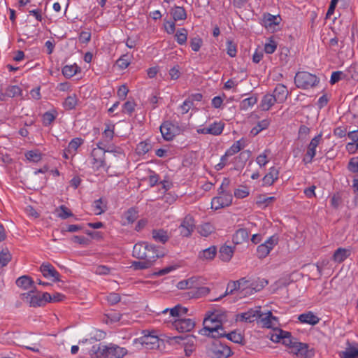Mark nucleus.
Listing matches in <instances>:
<instances>
[{"label": "nucleus", "instance_id": "nucleus-1", "mask_svg": "<svg viewBox=\"0 0 358 358\" xmlns=\"http://www.w3.org/2000/svg\"><path fill=\"white\" fill-rule=\"evenodd\" d=\"M320 79L307 71L298 72L294 77V83L298 88L308 90L317 85Z\"/></svg>", "mask_w": 358, "mask_h": 358}, {"label": "nucleus", "instance_id": "nucleus-2", "mask_svg": "<svg viewBox=\"0 0 358 358\" xmlns=\"http://www.w3.org/2000/svg\"><path fill=\"white\" fill-rule=\"evenodd\" d=\"M20 299L31 307L43 306L47 303V299L44 296V293L38 292L36 289L21 294Z\"/></svg>", "mask_w": 358, "mask_h": 358}, {"label": "nucleus", "instance_id": "nucleus-3", "mask_svg": "<svg viewBox=\"0 0 358 358\" xmlns=\"http://www.w3.org/2000/svg\"><path fill=\"white\" fill-rule=\"evenodd\" d=\"M208 352L211 358H227L233 354L230 347L219 340H214L212 342Z\"/></svg>", "mask_w": 358, "mask_h": 358}, {"label": "nucleus", "instance_id": "nucleus-4", "mask_svg": "<svg viewBox=\"0 0 358 358\" xmlns=\"http://www.w3.org/2000/svg\"><path fill=\"white\" fill-rule=\"evenodd\" d=\"M250 285L251 280L246 279V278H242L236 281H230L227 285L225 293L213 301H219L227 295L232 294L235 291L239 292L248 287H250Z\"/></svg>", "mask_w": 358, "mask_h": 358}, {"label": "nucleus", "instance_id": "nucleus-5", "mask_svg": "<svg viewBox=\"0 0 358 358\" xmlns=\"http://www.w3.org/2000/svg\"><path fill=\"white\" fill-rule=\"evenodd\" d=\"M160 132L165 141H171L179 134L180 129L170 121H164L159 127Z\"/></svg>", "mask_w": 358, "mask_h": 358}, {"label": "nucleus", "instance_id": "nucleus-6", "mask_svg": "<svg viewBox=\"0 0 358 358\" xmlns=\"http://www.w3.org/2000/svg\"><path fill=\"white\" fill-rule=\"evenodd\" d=\"M171 339L174 340L177 343H182L184 345V350L187 357H189L195 350L194 341L196 337L193 335L173 336Z\"/></svg>", "mask_w": 358, "mask_h": 358}, {"label": "nucleus", "instance_id": "nucleus-7", "mask_svg": "<svg viewBox=\"0 0 358 358\" xmlns=\"http://www.w3.org/2000/svg\"><path fill=\"white\" fill-rule=\"evenodd\" d=\"M322 133L319 134L318 135L315 136L310 142L307 147V151L303 159V162L305 164H309L311 163L313 161V159L316 155V148L320 144V141H322Z\"/></svg>", "mask_w": 358, "mask_h": 358}, {"label": "nucleus", "instance_id": "nucleus-8", "mask_svg": "<svg viewBox=\"0 0 358 358\" xmlns=\"http://www.w3.org/2000/svg\"><path fill=\"white\" fill-rule=\"evenodd\" d=\"M195 229V222L193 217L187 215L179 226L180 234L183 237H189Z\"/></svg>", "mask_w": 358, "mask_h": 358}, {"label": "nucleus", "instance_id": "nucleus-9", "mask_svg": "<svg viewBox=\"0 0 358 358\" xmlns=\"http://www.w3.org/2000/svg\"><path fill=\"white\" fill-rule=\"evenodd\" d=\"M277 243L278 238L271 236L266 241L259 245L257 250L258 257L260 259L266 257Z\"/></svg>", "mask_w": 358, "mask_h": 358}, {"label": "nucleus", "instance_id": "nucleus-10", "mask_svg": "<svg viewBox=\"0 0 358 358\" xmlns=\"http://www.w3.org/2000/svg\"><path fill=\"white\" fill-rule=\"evenodd\" d=\"M261 316H262V315L260 310V307H257L256 309L251 308L247 312L237 314L236 316V320L251 323Z\"/></svg>", "mask_w": 358, "mask_h": 358}, {"label": "nucleus", "instance_id": "nucleus-11", "mask_svg": "<svg viewBox=\"0 0 358 358\" xmlns=\"http://www.w3.org/2000/svg\"><path fill=\"white\" fill-rule=\"evenodd\" d=\"M172 325L179 332H189L195 327V322L189 318L176 320Z\"/></svg>", "mask_w": 358, "mask_h": 358}, {"label": "nucleus", "instance_id": "nucleus-12", "mask_svg": "<svg viewBox=\"0 0 358 358\" xmlns=\"http://www.w3.org/2000/svg\"><path fill=\"white\" fill-rule=\"evenodd\" d=\"M40 271L42 273L43 277L46 278H53L52 280L54 282L61 281L59 273L48 262H44L41 265Z\"/></svg>", "mask_w": 358, "mask_h": 358}, {"label": "nucleus", "instance_id": "nucleus-13", "mask_svg": "<svg viewBox=\"0 0 358 358\" xmlns=\"http://www.w3.org/2000/svg\"><path fill=\"white\" fill-rule=\"evenodd\" d=\"M220 196L214 197L212 200V204L215 205V208L218 209L229 206L232 202V195L231 193L225 191L220 192Z\"/></svg>", "mask_w": 358, "mask_h": 358}, {"label": "nucleus", "instance_id": "nucleus-14", "mask_svg": "<svg viewBox=\"0 0 358 358\" xmlns=\"http://www.w3.org/2000/svg\"><path fill=\"white\" fill-rule=\"evenodd\" d=\"M104 350H106L105 357L106 358H121L127 352L124 348L113 344H110L109 346L106 345Z\"/></svg>", "mask_w": 358, "mask_h": 358}, {"label": "nucleus", "instance_id": "nucleus-15", "mask_svg": "<svg viewBox=\"0 0 358 358\" xmlns=\"http://www.w3.org/2000/svg\"><path fill=\"white\" fill-rule=\"evenodd\" d=\"M148 248L149 244L147 242L137 243L134 246L132 256L141 260H146Z\"/></svg>", "mask_w": 358, "mask_h": 358}, {"label": "nucleus", "instance_id": "nucleus-16", "mask_svg": "<svg viewBox=\"0 0 358 358\" xmlns=\"http://www.w3.org/2000/svg\"><path fill=\"white\" fill-rule=\"evenodd\" d=\"M224 127V124L222 123V122H215L213 124H211L208 127L199 129L197 130V132L199 134H212L214 136H217L222 134Z\"/></svg>", "mask_w": 358, "mask_h": 358}, {"label": "nucleus", "instance_id": "nucleus-17", "mask_svg": "<svg viewBox=\"0 0 358 358\" xmlns=\"http://www.w3.org/2000/svg\"><path fill=\"white\" fill-rule=\"evenodd\" d=\"M105 148H94L92 150L91 156L92 157L93 164L96 165L97 169L105 166Z\"/></svg>", "mask_w": 358, "mask_h": 358}, {"label": "nucleus", "instance_id": "nucleus-18", "mask_svg": "<svg viewBox=\"0 0 358 358\" xmlns=\"http://www.w3.org/2000/svg\"><path fill=\"white\" fill-rule=\"evenodd\" d=\"M22 94V90L17 85H9L0 92V100L6 101L7 98H13Z\"/></svg>", "mask_w": 358, "mask_h": 358}, {"label": "nucleus", "instance_id": "nucleus-19", "mask_svg": "<svg viewBox=\"0 0 358 358\" xmlns=\"http://www.w3.org/2000/svg\"><path fill=\"white\" fill-rule=\"evenodd\" d=\"M289 94V92L285 85L282 84H278L273 92V95L275 96L278 103H283Z\"/></svg>", "mask_w": 358, "mask_h": 358}, {"label": "nucleus", "instance_id": "nucleus-20", "mask_svg": "<svg viewBox=\"0 0 358 358\" xmlns=\"http://www.w3.org/2000/svg\"><path fill=\"white\" fill-rule=\"evenodd\" d=\"M147 259L146 260L150 261V264L152 265L153 263L160 257L164 256V252L163 251L159 250V247H157L154 245L149 244V248L147 252Z\"/></svg>", "mask_w": 358, "mask_h": 358}, {"label": "nucleus", "instance_id": "nucleus-21", "mask_svg": "<svg viewBox=\"0 0 358 358\" xmlns=\"http://www.w3.org/2000/svg\"><path fill=\"white\" fill-rule=\"evenodd\" d=\"M34 282L30 276L22 275L16 280V285L24 289H36Z\"/></svg>", "mask_w": 358, "mask_h": 358}, {"label": "nucleus", "instance_id": "nucleus-22", "mask_svg": "<svg viewBox=\"0 0 358 358\" xmlns=\"http://www.w3.org/2000/svg\"><path fill=\"white\" fill-rule=\"evenodd\" d=\"M279 171L273 166L269 169V172L263 178V185H272L273 182L278 180Z\"/></svg>", "mask_w": 358, "mask_h": 358}, {"label": "nucleus", "instance_id": "nucleus-23", "mask_svg": "<svg viewBox=\"0 0 358 358\" xmlns=\"http://www.w3.org/2000/svg\"><path fill=\"white\" fill-rule=\"evenodd\" d=\"M263 20L265 27L268 29H271L272 27L280 24L281 17L280 15H273L270 13H264Z\"/></svg>", "mask_w": 358, "mask_h": 358}, {"label": "nucleus", "instance_id": "nucleus-24", "mask_svg": "<svg viewBox=\"0 0 358 358\" xmlns=\"http://www.w3.org/2000/svg\"><path fill=\"white\" fill-rule=\"evenodd\" d=\"M282 343L289 348L290 352L296 355L298 352H296L297 348H300L298 345L299 344H304L303 343L298 342L296 338H293L292 336L290 337H286L285 336H282Z\"/></svg>", "mask_w": 358, "mask_h": 358}, {"label": "nucleus", "instance_id": "nucleus-25", "mask_svg": "<svg viewBox=\"0 0 358 358\" xmlns=\"http://www.w3.org/2000/svg\"><path fill=\"white\" fill-rule=\"evenodd\" d=\"M350 255L351 250L350 249L339 248L334 252L332 258L334 262L341 263L349 257Z\"/></svg>", "mask_w": 358, "mask_h": 358}, {"label": "nucleus", "instance_id": "nucleus-26", "mask_svg": "<svg viewBox=\"0 0 358 358\" xmlns=\"http://www.w3.org/2000/svg\"><path fill=\"white\" fill-rule=\"evenodd\" d=\"M278 103V101L273 95V94H267L264 95L261 101L260 107L264 111L268 110L275 103Z\"/></svg>", "mask_w": 358, "mask_h": 358}, {"label": "nucleus", "instance_id": "nucleus-27", "mask_svg": "<svg viewBox=\"0 0 358 358\" xmlns=\"http://www.w3.org/2000/svg\"><path fill=\"white\" fill-rule=\"evenodd\" d=\"M249 238V232L246 229H238L233 236V243L236 245L241 244Z\"/></svg>", "mask_w": 358, "mask_h": 358}, {"label": "nucleus", "instance_id": "nucleus-28", "mask_svg": "<svg viewBox=\"0 0 358 358\" xmlns=\"http://www.w3.org/2000/svg\"><path fill=\"white\" fill-rule=\"evenodd\" d=\"M298 319L302 323H306L311 325H315L320 321V318L310 311L301 314Z\"/></svg>", "mask_w": 358, "mask_h": 358}, {"label": "nucleus", "instance_id": "nucleus-29", "mask_svg": "<svg viewBox=\"0 0 358 358\" xmlns=\"http://www.w3.org/2000/svg\"><path fill=\"white\" fill-rule=\"evenodd\" d=\"M262 316L259 317L262 326L266 328H273L275 324L273 321H277V318L272 315L271 311H268L266 314L262 313Z\"/></svg>", "mask_w": 358, "mask_h": 358}, {"label": "nucleus", "instance_id": "nucleus-30", "mask_svg": "<svg viewBox=\"0 0 358 358\" xmlns=\"http://www.w3.org/2000/svg\"><path fill=\"white\" fill-rule=\"evenodd\" d=\"M301 348H297L296 350L298 352L296 356H303V358H313L315 357V350H308V344H299L298 345Z\"/></svg>", "mask_w": 358, "mask_h": 358}, {"label": "nucleus", "instance_id": "nucleus-31", "mask_svg": "<svg viewBox=\"0 0 358 358\" xmlns=\"http://www.w3.org/2000/svg\"><path fill=\"white\" fill-rule=\"evenodd\" d=\"M170 13L174 21L184 20L187 17L186 11L182 6H174L171 9Z\"/></svg>", "mask_w": 358, "mask_h": 358}, {"label": "nucleus", "instance_id": "nucleus-32", "mask_svg": "<svg viewBox=\"0 0 358 358\" xmlns=\"http://www.w3.org/2000/svg\"><path fill=\"white\" fill-rule=\"evenodd\" d=\"M105 348L106 345H94L90 350V355L92 358H106L105 357Z\"/></svg>", "mask_w": 358, "mask_h": 358}, {"label": "nucleus", "instance_id": "nucleus-33", "mask_svg": "<svg viewBox=\"0 0 358 358\" xmlns=\"http://www.w3.org/2000/svg\"><path fill=\"white\" fill-rule=\"evenodd\" d=\"M152 238L157 242L165 243L169 239V236L166 231L163 229H154L152 232Z\"/></svg>", "mask_w": 358, "mask_h": 358}, {"label": "nucleus", "instance_id": "nucleus-34", "mask_svg": "<svg viewBox=\"0 0 358 358\" xmlns=\"http://www.w3.org/2000/svg\"><path fill=\"white\" fill-rule=\"evenodd\" d=\"M234 254V250L231 247L223 245L220 249V258L224 262H229Z\"/></svg>", "mask_w": 358, "mask_h": 358}, {"label": "nucleus", "instance_id": "nucleus-35", "mask_svg": "<svg viewBox=\"0 0 358 358\" xmlns=\"http://www.w3.org/2000/svg\"><path fill=\"white\" fill-rule=\"evenodd\" d=\"M78 99L75 94L69 95L63 102V106L66 110H72L76 108L78 104Z\"/></svg>", "mask_w": 358, "mask_h": 358}, {"label": "nucleus", "instance_id": "nucleus-36", "mask_svg": "<svg viewBox=\"0 0 358 358\" xmlns=\"http://www.w3.org/2000/svg\"><path fill=\"white\" fill-rule=\"evenodd\" d=\"M217 254V248L215 246H211L207 249L203 250L199 253V258L206 260H212L214 259Z\"/></svg>", "mask_w": 358, "mask_h": 358}, {"label": "nucleus", "instance_id": "nucleus-37", "mask_svg": "<svg viewBox=\"0 0 358 358\" xmlns=\"http://www.w3.org/2000/svg\"><path fill=\"white\" fill-rule=\"evenodd\" d=\"M138 217V211L134 207L129 208L124 213V218L127 220L128 224L134 222Z\"/></svg>", "mask_w": 358, "mask_h": 358}, {"label": "nucleus", "instance_id": "nucleus-38", "mask_svg": "<svg viewBox=\"0 0 358 358\" xmlns=\"http://www.w3.org/2000/svg\"><path fill=\"white\" fill-rule=\"evenodd\" d=\"M80 71V67H78L76 64L73 65H66L62 69V74L66 78H71L74 75H76L78 72Z\"/></svg>", "mask_w": 358, "mask_h": 358}, {"label": "nucleus", "instance_id": "nucleus-39", "mask_svg": "<svg viewBox=\"0 0 358 358\" xmlns=\"http://www.w3.org/2000/svg\"><path fill=\"white\" fill-rule=\"evenodd\" d=\"M270 124V121L268 119L263 120L257 123L251 131L250 134L253 136L257 135L261 131L266 129Z\"/></svg>", "mask_w": 358, "mask_h": 358}, {"label": "nucleus", "instance_id": "nucleus-40", "mask_svg": "<svg viewBox=\"0 0 358 358\" xmlns=\"http://www.w3.org/2000/svg\"><path fill=\"white\" fill-rule=\"evenodd\" d=\"M257 102V96L256 95L251 96L243 99L240 103V109L246 110L249 108L253 106Z\"/></svg>", "mask_w": 358, "mask_h": 358}, {"label": "nucleus", "instance_id": "nucleus-41", "mask_svg": "<svg viewBox=\"0 0 358 358\" xmlns=\"http://www.w3.org/2000/svg\"><path fill=\"white\" fill-rule=\"evenodd\" d=\"M55 211L58 213L57 216L62 220H66L73 216L72 212L64 205H62L57 208Z\"/></svg>", "mask_w": 358, "mask_h": 358}, {"label": "nucleus", "instance_id": "nucleus-42", "mask_svg": "<svg viewBox=\"0 0 358 358\" xmlns=\"http://www.w3.org/2000/svg\"><path fill=\"white\" fill-rule=\"evenodd\" d=\"M12 259V255L9 250L6 248L0 252V267L6 266Z\"/></svg>", "mask_w": 358, "mask_h": 358}, {"label": "nucleus", "instance_id": "nucleus-43", "mask_svg": "<svg viewBox=\"0 0 358 358\" xmlns=\"http://www.w3.org/2000/svg\"><path fill=\"white\" fill-rule=\"evenodd\" d=\"M227 338L235 343L242 345H245L243 336L240 333H237L236 331L228 333Z\"/></svg>", "mask_w": 358, "mask_h": 358}, {"label": "nucleus", "instance_id": "nucleus-44", "mask_svg": "<svg viewBox=\"0 0 358 358\" xmlns=\"http://www.w3.org/2000/svg\"><path fill=\"white\" fill-rule=\"evenodd\" d=\"M342 358H358V345L352 346L349 345L345 350L343 352Z\"/></svg>", "mask_w": 358, "mask_h": 358}, {"label": "nucleus", "instance_id": "nucleus-45", "mask_svg": "<svg viewBox=\"0 0 358 358\" xmlns=\"http://www.w3.org/2000/svg\"><path fill=\"white\" fill-rule=\"evenodd\" d=\"M83 143V139L80 138H73L68 145L66 148V151L68 153L73 154L75 153L78 148V147Z\"/></svg>", "mask_w": 358, "mask_h": 358}, {"label": "nucleus", "instance_id": "nucleus-46", "mask_svg": "<svg viewBox=\"0 0 358 358\" xmlns=\"http://www.w3.org/2000/svg\"><path fill=\"white\" fill-rule=\"evenodd\" d=\"M152 266V265L150 264V261L143 260L132 262L131 267L133 268L134 270L138 271L149 268Z\"/></svg>", "mask_w": 358, "mask_h": 358}, {"label": "nucleus", "instance_id": "nucleus-47", "mask_svg": "<svg viewBox=\"0 0 358 358\" xmlns=\"http://www.w3.org/2000/svg\"><path fill=\"white\" fill-rule=\"evenodd\" d=\"M196 282V278L192 277L187 280L180 281L177 285V287L180 289H191L194 287Z\"/></svg>", "mask_w": 358, "mask_h": 358}, {"label": "nucleus", "instance_id": "nucleus-48", "mask_svg": "<svg viewBox=\"0 0 358 358\" xmlns=\"http://www.w3.org/2000/svg\"><path fill=\"white\" fill-rule=\"evenodd\" d=\"M268 283V280L265 279H258L257 280H251L250 286L255 293L262 290Z\"/></svg>", "mask_w": 358, "mask_h": 358}, {"label": "nucleus", "instance_id": "nucleus-49", "mask_svg": "<svg viewBox=\"0 0 358 358\" xmlns=\"http://www.w3.org/2000/svg\"><path fill=\"white\" fill-rule=\"evenodd\" d=\"M159 339L157 336L148 335V336H144L143 343L146 345H148V344L151 345V348H159Z\"/></svg>", "mask_w": 358, "mask_h": 358}, {"label": "nucleus", "instance_id": "nucleus-50", "mask_svg": "<svg viewBox=\"0 0 358 358\" xmlns=\"http://www.w3.org/2000/svg\"><path fill=\"white\" fill-rule=\"evenodd\" d=\"M215 230L214 227L209 222L204 223L199 228V233L203 236H208Z\"/></svg>", "mask_w": 358, "mask_h": 358}, {"label": "nucleus", "instance_id": "nucleus-51", "mask_svg": "<svg viewBox=\"0 0 358 358\" xmlns=\"http://www.w3.org/2000/svg\"><path fill=\"white\" fill-rule=\"evenodd\" d=\"M27 160L38 162L41 159V154L38 150H29L25 153Z\"/></svg>", "mask_w": 358, "mask_h": 358}, {"label": "nucleus", "instance_id": "nucleus-52", "mask_svg": "<svg viewBox=\"0 0 358 358\" xmlns=\"http://www.w3.org/2000/svg\"><path fill=\"white\" fill-rule=\"evenodd\" d=\"M187 31L185 28L177 30L175 37L176 38L177 42L180 45H182L187 41Z\"/></svg>", "mask_w": 358, "mask_h": 358}, {"label": "nucleus", "instance_id": "nucleus-53", "mask_svg": "<svg viewBox=\"0 0 358 358\" xmlns=\"http://www.w3.org/2000/svg\"><path fill=\"white\" fill-rule=\"evenodd\" d=\"M210 288L207 287H197L196 290L192 291L190 293L192 297L200 298L210 293Z\"/></svg>", "mask_w": 358, "mask_h": 358}, {"label": "nucleus", "instance_id": "nucleus-54", "mask_svg": "<svg viewBox=\"0 0 358 358\" xmlns=\"http://www.w3.org/2000/svg\"><path fill=\"white\" fill-rule=\"evenodd\" d=\"M57 112L54 110L52 112H45L43 115V124L47 126L50 125L56 118Z\"/></svg>", "mask_w": 358, "mask_h": 358}, {"label": "nucleus", "instance_id": "nucleus-55", "mask_svg": "<svg viewBox=\"0 0 358 358\" xmlns=\"http://www.w3.org/2000/svg\"><path fill=\"white\" fill-rule=\"evenodd\" d=\"M44 296L47 299L48 302H59L63 301L65 299V296L60 293H55L52 296H51L48 292H44Z\"/></svg>", "mask_w": 358, "mask_h": 358}, {"label": "nucleus", "instance_id": "nucleus-56", "mask_svg": "<svg viewBox=\"0 0 358 358\" xmlns=\"http://www.w3.org/2000/svg\"><path fill=\"white\" fill-rule=\"evenodd\" d=\"M203 328L200 329L199 333L201 335H207V333L208 331H203L206 328L210 327H215L216 325H218L217 322L215 321L214 320H210V318H204L203 320Z\"/></svg>", "mask_w": 358, "mask_h": 358}, {"label": "nucleus", "instance_id": "nucleus-57", "mask_svg": "<svg viewBox=\"0 0 358 358\" xmlns=\"http://www.w3.org/2000/svg\"><path fill=\"white\" fill-rule=\"evenodd\" d=\"M244 145L242 144L241 141H238L234 143L229 149L226 152V155L232 156L238 152Z\"/></svg>", "mask_w": 358, "mask_h": 358}, {"label": "nucleus", "instance_id": "nucleus-58", "mask_svg": "<svg viewBox=\"0 0 358 358\" xmlns=\"http://www.w3.org/2000/svg\"><path fill=\"white\" fill-rule=\"evenodd\" d=\"M152 146L145 141L139 143L136 147V152L138 155H145L149 152Z\"/></svg>", "mask_w": 358, "mask_h": 358}, {"label": "nucleus", "instance_id": "nucleus-59", "mask_svg": "<svg viewBox=\"0 0 358 358\" xmlns=\"http://www.w3.org/2000/svg\"><path fill=\"white\" fill-rule=\"evenodd\" d=\"M203 43L202 39L199 36L192 38L190 40V46L193 51L198 52Z\"/></svg>", "mask_w": 358, "mask_h": 358}, {"label": "nucleus", "instance_id": "nucleus-60", "mask_svg": "<svg viewBox=\"0 0 358 358\" xmlns=\"http://www.w3.org/2000/svg\"><path fill=\"white\" fill-rule=\"evenodd\" d=\"M249 195V190L247 187H243L242 188L236 189L234 191V196L238 199L245 198Z\"/></svg>", "mask_w": 358, "mask_h": 358}, {"label": "nucleus", "instance_id": "nucleus-61", "mask_svg": "<svg viewBox=\"0 0 358 358\" xmlns=\"http://www.w3.org/2000/svg\"><path fill=\"white\" fill-rule=\"evenodd\" d=\"M105 150L106 152H113L115 155L121 156L122 157H124L125 156L123 150L120 147L109 145L106 150L105 149Z\"/></svg>", "mask_w": 358, "mask_h": 358}, {"label": "nucleus", "instance_id": "nucleus-62", "mask_svg": "<svg viewBox=\"0 0 358 358\" xmlns=\"http://www.w3.org/2000/svg\"><path fill=\"white\" fill-rule=\"evenodd\" d=\"M105 316L107 318L106 322H108V320L111 322H116L120 320L122 315L118 312H112Z\"/></svg>", "mask_w": 358, "mask_h": 358}, {"label": "nucleus", "instance_id": "nucleus-63", "mask_svg": "<svg viewBox=\"0 0 358 358\" xmlns=\"http://www.w3.org/2000/svg\"><path fill=\"white\" fill-rule=\"evenodd\" d=\"M348 169L352 173L358 172V157L352 158L348 163Z\"/></svg>", "mask_w": 358, "mask_h": 358}, {"label": "nucleus", "instance_id": "nucleus-64", "mask_svg": "<svg viewBox=\"0 0 358 358\" xmlns=\"http://www.w3.org/2000/svg\"><path fill=\"white\" fill-rule=\"evenodd\" d=\"M277 48V44L274 41L271 40V42L266 43L264 45V51L267 54H272L275 52Z\"/></svg>", "mask_w": 358, "mask_h": 358}]
</instances>
